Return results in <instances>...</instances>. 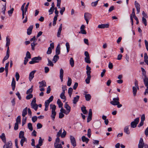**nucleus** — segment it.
<instances>
[{
    "label": "nucleus",
    "mask_w": 148,
    "mask_h": 148,
    "mask_svg": "<svg viewBox=\"0 0 148 148\" xmlns=\"http://www.w3.org/2000/svg\"><path fill=\"white\" fill-rule=\"evenodd\" d=\"M119 101V98L117 97L116 98H113V100L110 102V103L114 106L117 105V107L119 108L122 106V105L120 104Z\"/></svg>",
    "instance_id": "1"
},
{
    "label": "nucleus",
    "mask_w": 148,
    "mask_h": 148,
    "mask_svg": "<svg viewBox=\"0 0 148 148\" xmlns=\"http://www.w3.org/2000/svg\"><path fill=\"white\" fill-rule=\"evenodd\" d=\"M148 148V145L145 144L144 142L143 139L141 138L139 140V143L138 145V148H145V147Z\"/></svg>",
    "instance_id": "2"
},
{
    "label": "nucleus",
    "mask_w": 148,
    "mask_h": 148,
    "mask_svg": "<svg viewBox=\"0 0 148 148\" xmlns=\"http://www.w3.org/2000/svg\"><path fill=\"white\" fill-rule=\"evenodd\" d=\"M42 60L41 57L40 56L35 57L32 59V61L29 62L30 64H33L35 63H38Z\"/></svg>",
    "instance_id": "3"
},
{
    "label": "nucleus",
    "mask_w": 148,
    "mask_h": 148,
    "mask_svg": "<svg viewBox=\"0 0 148 148\" xmlns=\"http://www.w3.org/2000/svg\"><path fill=\"white\" fill-rule=\"evenodd\" d=\"M4 143L5 144L3 146V148H12V143L11 140Z\"/></svg>",
    "instance_id": "4"
},
{
    "label": "nucleus",
    "mask_w": 148,
    "mask_h": 148,
    "mask_svg": "<svg viewBox=\"0 0 148 148\" xmlns=\"http://www.w3.org/2000/svg\"><path fill=\"white\" fill-rule=\"evenodd\" d=\"M84 19L86 21L87 24L88 23V20L90 19L91 18V15L90 13L86 12L84 13Z\"/></svg>",
    "instance_id": "5"
},
{
    "label": "nucleus",
    "mask_w": 148,
    "mask_h": 148,
    "mask_svg": "<svg viewBox=\"0 0 148 148\" xmlns=\"http://www.w3.org/2000/svg\"><path fill=\"white\" fill-rule=\"evenodd\" d=\"M134 5L136 7L137 11V14H139L140 11V5L139 3L138 2L136 1H135L134 2Z\"/></svg>",
    "instance_id": "6"
},
{
    "label": "nucleus",
    "mask_w": 148,
    "mask_h": 148,
    "mask_svg": "<svg viewBox=\"0 0 148 148\" xmlns=\"http://www.w3.org/2000/svg\"><path fill=\"white\" fill-rule=\"evenodd\" d=\"M70 139L71 144L74 147H75L76 146V143L75 138L74 136H70Z\"/></svg>",
    "instance_id": "7"
},
{
    "label": "nucleus",
    "mask_w": 148,
    "mask_h": 148,
    "mask_svg": "<svg viewBox=\"0 0 148 148\" xmlns=\"http://www.w3.org/2000/svg\"><path fill=\"white\" fill-rule=\"evenodd\" d=\"M36 70H34L31 72L29 74V80L31 81L34 77V74L36 72Z\"/></svg>",
    "instance_id": "8"
},
{
    "label": "nucleus",
    "mask_w": 148,
    "mask_h": 148,
    "mask_svg": "<svg viewBox=\"0 0 148 148\" xmlns=\"http://www.w3.org/2000/svg\"><path fill=\"white\" fill-rule=\"evenodd\" d=\"M64 107L66 110L67 113L69 114L71 111V107L67 104V102L65 103Z\"/></svg>",
    "instance_id": "9"
},
{
    "label": "nucleus",
    "mask_w": 148,
    "mask_h": 148,
    "mask_svg": "<svg viewBox=\"0 0 148 148\" xmlns=\"http://www.w3.org/2000/svg\"><path fill=\"white\" fill-rule=\"evenodd\" d=\"M109 26V25L108 24H103L99 25L98 26V27L99 28L103 29L105 28H108Z\"/></svg>",
    "instance_id": "10"
},
{
    "label": "nucleus",
    "mask_w": 148,
    "mask_h": 148,
    "mask_svg": "<svg viewBox=\"0 0 148 148\" xmlns=\"http://www.w3.org/2000/svg\"><path fill=\"white\" fill-rule=\"evenodd\" d=\"M33 28V26L32 25L29 26L27 30V34L28 35H30L32 33V30Z\"/></svg>",
    "instance_id": "11"
},
{
    "label": "nucleus",
    "mask_w": 148,
    "mask_h": 148,
    "mask_svg": "<svg viewBox=\"0 0 148 148\" xmlns=\"http://www.w3.org/2000/svg\"><path fill=\"white\" fill-rule=\"evenodd\" d=\"M39 84H40L39 86L40 88L46 86V83L45 80H43L41 82H39Z\"/></svg>",
    "instance_id": "12"
},
{
    "label": "nucleus",
    "mask_w": 148,
    "mask_h": 148,
    "mask_svg": "<svg viewBox=\"0 0 148 148\" xmlns=\"http://www.w3.org/2000/svg\"><path fill=\"white\" fill-rule=\"evenodd\" d=\"M16 86V82L14 78H13L12 79V81L11 84V86L12 87V90H15Z\"/></svg>",
    "instance_id": "13"
},
{
    "label": "nucleus",
    "mask_w": 148,
    "mask_h": 148,
    "mask_svg": "<svg viewBox=\"0 0 148 148\" xmlns=\"http://www.w3.org/2000/svg\"><path fill=\"white\" fill-rule=\"evenodd\" d=\"M62 28V24H61L59 28L57 34V36L58 37H60Z\"/></svg>",
    "instance_id": "14"
},
{
    "label": "nucleus",
    "mask_w": 148,
    "mask_h": 148,
    "mask_svg": "<svg viewBox=\"0 0 148 148\" xmlns=\"http://www.w3.org/2000/svg\"><path fill=\"white\" fill-rule=\"evenodd\" d=\"M0 138L4 143H5L6 142V139L5 134L3 133L0 136Z\"/></svg>",
    "instance_id": "15"
},
{
    "label": "nucleus",
    "mask_w": 148,
    "mask_h": 148,
    "mask_svg": "<svg viewBox=\"0 0 148 148\" xmlns=\"http://www.w3.org/2000/svg\"><path fill=\"white\" fill-rule=\"evenodd\" d=\"M64 71L62 68H61L60 70V78L61 80V82L63 81Z\"/></svg>",
    "instance_id": "16"
},
{
    "label": "nucleus",
    "mask_w": 148,
    "mask_h": 148,
    "mask_svg": "<svg viewBox=\"0 0 148 148\" xmlns=\"http://www.w3.org/2000/svg\"><path fill=\"white\" fill-rule=\"evenodd\" d=\"M129 126H125L124 129V131L126 134H129L130 133V132L129 130Z\"/></svg>",
    "instance_id": "17"
},
{
    "label": "nucleus",
    "mask_w": 148,
    "mask_h": 148,
    "mask_svg": "<svg viewBox=\"0 0 148 148\" xmlns=\"http://www.w3.org/2000/svg\"><path fill=\"white\" fill-rule=\"evenodd\" d=\"M59 45H58L56 49V55H58L60 54V48L59 47Z\"/></svg>",
    "instance_id": "18"
},
{
    "label": "nucleus",
    "mask_w": 148,
    "mask_h": 148,
    "mask_svg": "<svg viewBox=\"0 0 148 148\" xmlns=\"http://www.w3.org/2000/svg\"><path fill=\"white\" fill-rule=\"evenodd\" d=\"M86 69L87 70L86 71V74L87 75H90V73L91 71L90 70L91 69V68L88 65H87L86 66Z\"/></svg>",
    "instance_id": "19"
},
{
    "label": "nucleus",
    "mask_w": 148,
    "mask_h": 148,
    "mask_svg": "<svg viewBox=\"0 0 148 148\" xmlns=\"http://www.w3.org/2000/svg\"><path fill=\"white\" fill-rule=\"evenodd\" d=\"M82 139L83 142H85L86 143H88L89 140V139L85 136H83L82 137Z\"/></svg>",
    "instance_id": "20"
},
{
    "label": "nucleus",
    "mask_w": 148,
    "mask_h": 148,
    "mask_svg": "<svg viewBox=\"0 0 148 148\" xmlns=\"http://www.w3.org/2000/svg\"><path fill=\"white\" fill-rule=\"evenodd\" d=\"M27 107L25 108L23 110L22 113V116L24 117L27 114Z\"/></svg>",
    "instance_id": "21"
},
{
    "label": "nucleus",
    "mask_w": 148,
    "mask_h": 148,
    "mask_svg": "<svg viewBox=\"0 0 148 148\" xmlns=\"http://www.w3.org/2000/svg\"><path fill=\"white\" fill-rule=\"evenodd\" d=\"M79 98V96L78 95H76V96L73 98V103L74 104H76L78 101Z\"/></svg>",
    "instance_id": "22"
},
{
    "label": "nucleus",
    "mask_w": 148,
    "mask_h": 148,
    "mask_svg": "<svg viewBox=\"0 0 148 148\" xmlns=\"http://www.w3.org/2000/svg\"><path fill=\"white\" fill-rule=\"evenodd\" d=\"M144 59L145 62L148 65V56L146 53L144 54Z\"/></svg>",
    "instance_id": "23"
},
{
    "label": "nucleus",
    "mask_w": 148,
    "mask_h": 148,
    "mask_svg": "<svg viewBox=\"0 0 148 148\" xmlns=\"http://www.w3.org/2000/svg\"><path fill=\"white\" fill-rule=\"evenodd\" d=\"M143 82L144 84L147 88H148V78H143Z\"/></svg>",
    "instance_id": "24"
},
{
    "label": "nucleus",
    "mask_w": 148,
    "mask_h": 148,
    "mask_svg": "<svg viewBox=\"0 0 148 148\" xmlns=\"http://www.w3.org/2000/svg\"><path fill=\"white\" fill-rule=\"evenodd\" d=\"M59 59V56L57 55H55L53 59L52 60L54 63H55Z\"/></svg>",
    "instance_id": "25"
},
{
    "label": "nucleus",
    "mask_w": 148,
    "mask_h": 148,
    "mask_svg": "<svg viewBox=\"0 0 148 148\" xmlns=\"http://www.w3.org/2000/svg\"><path fill=\"white\" fill-rule=\"evenodd\" d=\"M137 88L135 86L132 87L133 95L134 96H136L137 92Z\"/></svg>",
    "instance_id": "26"
},
{
    "label": "nucleus",
    "mask_w": 148,
    "mask_h": 148,
    "mask_svg": "<svg viewBox=\"0 0 148 148\" xmlns=\"http://www.w3.org/2000/svg\"><path fill=\"white\" fill-rule=\"evenodd\" d=\"M81 110L83 113L84 114H86L88 113L86 109V108L85 106L82 107L81 108Z\"/></svg>",
    "instance_id": "27"
},
{
    "label": "nucleus",
    "mask_w": 148,
    "mask_h": 148,
    "mask_svg": "<svg viewBox=\"0 0 148 148\" xmlns=\"http://www.w3.org/2000/svg\"><path fill=\"white\" fill-rule=\"evenodd\" d=\"M57 103V104L58 105L59 108L62 107L63 104L61 102L60 99H58Z\"/></svg>",
    "instance_id": "28"
},
{
    "label": "nucleus",
    "mask_w": 148,
    "mask_h": 148,
    "mask_svg": "<svg viewBox=\"0 0 148 148\" xmlns=\"http://www.w3.org/2000/svg\"><path fill=\"white\" fill-rule=\"evenodd\" d=\"M24 133L23 131H20L19 133V138H25L24 136Z\"/></svg>",
    "instance_id": "29"
},
{
    "label": "nucleus",
    "mask_w": 148,
    "mask_h": 148,
    "mask_svg": "<svg viewBox=\"0 0 148 148\" xmlns=\"http://www.w3.org/2000/svg\"><path fill=\"white\" fill-rule=\"evenodd\" d=\"M51 116L52 120L54 121L56 115V112L55 111H51Z\"/></svg>",
    "instance_id": "30"
},
{
    "label": "nucleus",
    "mask_w": 148,
    "mask_h": 148,
    "mask_svg": "<svg viewBox=\"0 0 148 148\" xmlns=\"http://www.w3.org/2000/svg\"><path fill=\"white\" fill-rule=\"evenodd\" d=\"M85 98L87 101H89L91 98V96L89 94H86L85 95Z\"/></svg>",
    "instance_id": "31"
},
{
    "label": "nucleus",
    "mask_w": 148,
    "mask_h": 148,
    "mask_svg": "<svg viewBox=\"0 0 148 148\" xmlns=\"http://www.w3.org/2000/svg\"><path fill=\"white\" fill-rule=\"evenodd\" d=\"M87 78L86 79V84H89L90 82V80L91 78V75H87Z\"/></svg>",
    "instance_id": "32"
},
{
    "label": "nucleus",
    "mask_w": 148,
    "mask_h": 148,
    "mask_svg": "<svg viewBox=\"0 0 148 148\" xmlns=\"http://www.w3.org/2000/svg\"><path fill=\"white\" fill-rule=\"evenodd\" d=\"M33 86H32L31 88L28 89L26 92V94H31L33 90Z\"/></svg>",
    "instance_id": "33"
},
{
    "label": "nucleus",
    "mask_w": 148,
    "mask_h": 148,
    "mask_svg": "<svg viewBox=\"0 0 148 148\" xmlns=\"http://www.w3.org/2000/svg\"><path fill=\"white\" fill-rule=\"evenodd\" d=\"M70 64L71 67H73L74 66V60L73 58H71L70 60Z\"/></svg>",
    "instance_id": "34"
},
{
    "label": "nucleus",
    "mask_w": 148,
    "mask_h": 148,
    "mask_svg": "<svg viewBox=\"0 0 148 148\" xmlns=\"http://www.w3.org/2000/svg\"><path fill=\"white\" fill-rule=\"evenodd\" d=\"M50 108L52 109L51 111H55L56 106L55 105L51 104L50 105Z\"/></svg>",
    "instance_id": "35"
},
{
    "label": "nucleus",
    "mask_w": 148,
    "mask_h": 148,
    "mask_svg": "<svg viewBox=\"0 0 148 148\" xmlns=\"http://www.w3.org/2000/svg\"><path fill=\"white\" fill-rule=\"evenodd\" d=\"M55 148H62V147L61 144H58L55 143L54 144Z\"/></svg>",
    "instance_id": "36"
},
{
    "label": "nucleus",
    "mask_w": 148,
    "mask_h": 148,
    "mask_svg": "<svg viewBox=\"0 0 148 148\" xmlns=\"http://www.w3.org/2000/svg\"><path fill=\"white\" fill-rule=\"evenodd\" d=\"M32 108H33L35 111H36L38 108V105L36 104L31 105Z\"/></svg>",
    "instance_id": "37"
},
{
    "label": "nucleus",
    "mask_w": 148,
    "mask_h": 148,
    "mask_svg": "<svg viewBox=\"0 0 148 148\" xmlns=\"http://www.w3.org/2000/svg\"><path fill=\"white\" fill-rule=\"evenodd\" d=\"M84 60L85 62L87 63L90 64L91 62L90 57H85L84 58Z\"/></svg>",
    "instance_id": "38"
},
{
    "label": "nucleus",
    "mask_w": 148,
    "mask_h": 148,
    "mask_svg": "<svg viewBox=\"0 0 148 148\" xmlns=\"http://www.w3.org/2000/svg\"><path fill=\"white\" fill-rule=\"evenodd\" d=\"M72 83V79H71L69 77H68V81H67V85L69 86H70L71 84Z\"/></svg>",
    "instance_id": "39"
},
{
    "label": "nucleus",
    "mask_w": 148,
    "mask_h": 148,
    "mask_svg": "<svg viewBox=\"0 0 148 148\" xmlns=\"http://www.w3.org/2000/svg\"><path fill=\"white\" fill-rule=\"evenodd\" d=\"M47 60L48 61V64H47V65L48 66H53V64L52 63V62H51V61L49 58H47Z\"/></svg>",
    "instance_id": "40"
},
{
    "label": "nucleus",
    "mask_w": 148,
    "mask_h": 148,
    "mask_svg": "<svg viewBox=\"0 0 148 148\" xmlns=\"http://www.w3.org/2000/svg\"><path fill=\"white\" fill-rule=\"evenodd\" d=\"M137 124L134 122H132L131 123L130 125L132 128H134L136 127Z\"/></svg>",
    "instance_id": "41"
},
{
    "label": "nucleus",
    "mask_w": 148,
    "mask_h": 148,
    "mask_svg": "<svg viewBox=\"0 0 148 148\" xmlns=\"http://www.w3.org/2000/svg\"><path fill=\"white\" fill-rule=\"evenodd\" d=\"M26 140V139L25 138H21L20 141L21 145L23 146L24 142Z\"/></svg>",
    "instance_id": "42"
},
{
    "label": "nucleus",
    "mask_w": 148,
    "mask_h": 148,
    "mask_svg": "<svg viewBox=\"0 0 148 148\" xmlns=\"http://www.w3.org/2000/svg\"><path fill=\"white\" fill-rule=\"evenodd\" d=\"M28 127V129L30 130L31 131H32L33 130L32 124L31 123H28L27 125Z\"/></svg>",
    "instance_id": "43"
},
{
    "label": "nucleus",
    "mask_w": 148,
    "mask_h": 148,
    "mask_svg": "<svg viewBox=\"0 0 148 148\" xmlns=\"http://www.w3.org/2000/svg\"><path fill=\"white\" fill-rule=\"evenodd\" d=\"M99 0H97L96 1L92 2L91 3V6L92 7L96 6L97 5V4L98 3V2Z\"/></svg>",
    "instance_id": "44"
},
{
    "label": "nucleus",
    "mask_w": 148,
    "mask_h": 148,
    "mask_svg": "<svg viewBox=\"0 0 148 148\" xmlns=\"http://www.w3.org/2000/svg\"><path fill=\"white\" fill-rule=\"evenodd\" d=\"M66 48L67 52L68 53L70 50V45L69 43L67 42L66 43Z\"/></svg>",
    "instance_id": "45"
},
{
    "label": "nucleus",
    "mask_w": 148,
    "mask_h": 148,
    "mask_svg": "<svg viewBox=\"0 0 148 148\" xmlns=\"http://www.w3.org/2000/svg\"><path fill=\"white\" fill-rule=\"evenodd\" d=\"M9 54H6V56L4 57L3 59V60L2 62L3 63L6 60H7L9 56Z\"/></svg>",
    "instance_id": "46"
},
{
    "label": "nucleus",
    "mask_w": 148,
    "mask_h": 148,
    "mask_svg": "<svg viewBox=\"0 0 148 148\" xmlns=\"http://www.w3.org/2000/svg\"><path fill=\"white\" fill-rule=\"evenodd\" d=\"M26 57L29 59H30L31 58V55L30 52L27 51V52L26 55Z\"/></svg>",
    "instance_id": "47"
},
{
    "label": "nucleus",
    "mask_w": 148,
    "mask_h": 148,
    "mask_svg": "<svg viewBox=\"0 0 148 148\" xmlns=\"http://www.w3.org/2000/svg\"><path fill=\"white\" fill-rule=\"evenodd\" d=\"M6 9V4L5 3L4 6H3V8H2L1 9L2 11L1 12L3 13V14L5 15V11Z\"/></svg>",
    "instance_id": "48"
},
{
    "label": "nucleus",
    "mask_w": 148,
    "mask_h": 148,
    "mask_svg": "<svg viewBox=\"0 0 148 148\" xmlns=\"http://www.w3.org/2000/svg\"><path fill=\"white\" fill-rule=\"evenodd\" d=\"M33 97V95L32 94H29L26 96V98L27 99L29 100L31 98H32Z\"/></svg>",
    "instance_id": "49"
},
{
    "label": "nucleus",
    "mask_w": 148,
    "mask_h": 148,
    "mask_svg": "<svg viewBox=\"0 0 148 148\" xmlns=\"http://www.w3.org/2000/svg\"><path fill=\"white\" fill-rule=\"evenodd\" d=\"M14 10V9L12 8L10 10L8 11V13L9 14V16H11L12 15V14Z\"/></svg>",
    "instance_id": "50"
},
{
    "label": "nucleus",
    "mask_w": 148,
    "mask_h": 148,
    "mask_svg": "<svg viewBox=\"0 0 148 148\" xmlns=\"http://www.w3.org/2000/svg\"><path fill=\"white\" fill-rule=\"evenodd\" d=\"M142 19L143 23L146 26L147 25V22L146 19L144 17H142Z\"/></svg>",
    "instance_id": "51"
},
{
    "label": "nucleus",
    "mask_w": 148,
    "mask_h": 148,
    "mask_svg": "<svg viewBox=\"0 0 148 148\" xmlns=\"http://www.w3.org/2000/svg\"><path fill=\"white\" fill-rule=\"evenodd\" d=\"M63 130L64 131L61 135V137L62 138H64L66 134V132L64 129H63Z\"/></svg>",
    "instance_id": "52"
},
{
    "label": "nucleus",
    "mask_w": 148,
    "mask_h": 148,
    "mask_svg": "<svg viewBox=\"0 0 148 148\" xmlns=\"http://www.w3.org/2000/svg\"><path fill=\"white\" fill-rule=\"evenodd\" d=\"M31 46L32 50L33 51H34L35 47L34 42H32L31 43Z\"/></svg>",
    "instance_id": "53"
},
{
    "label": "nucleus",
    "mask_w": 148,
    "mask_h": 148,
    "mask_svg": "<svg viewBox=\"0 0 148 148\" xmlns=\"http://www.w3.org/2000/svg\"><path fill=\"white\" fill-rule=\"evenodd\" d=\"M21 116H18L16 120V122L18 123H21Z\"/></svg>",
    "instance_id": "54"
},
{
    "label": "nucleus",
    "mask_w": 148,
    "mask_h": 148,
    "mask_svg": "<svg viewBox=\"0 0 148 148\" xmlns=\"http://www.w3.org/2000/svg\"><path fill=\"white\" fill-rule=\"evenodd\" d=\"M52 52V49L50 47H48L47 53L48 54H50Z\"/></svg>",
    "instance_id": "55"
},
{
    "label": "nucleus",
    "mask_w": 148,
    "mask_h": 148,
    "mask_svg": "<svg viewBox=\"0 0 148 148\" xmlns=\"http://www.w3.org/2000/svg\"><path fill=\"white\" fill-rule=\"evenodd\" d=\"M60 97L61 99H64V101H65L66 100V98L64 95L61 94L60 95Z\"/></svg>",
    "instance_id": "56"
},
{
    "label": "nucleus",
    "mask_w": 148,
    "mask_h": 148,
    "mask_svg": "<svg viewBox=\"0 0 148 148\" xmlns=\"http://www.w3.org/2000/svg\"><path fill=\"white\" fill-rule=\"evenodd\" d=\"M42 142L43 141L42 140V138L41 137H40L38 141V143L37 145H39L41 146L42 145Z\"/></svg>",
    "instance_id": "57"
},
{
    "label": "nucleus",
    "mask_w": 148,
    "mask_h": 148,
    "mask_svg": "<svg viewBox=\"0 0 148 148\" xmlns=\"http://www.w3.org/2000/svg\"><path fill=\"white\" fill-rule=\"evenodd\" d=\"M62 129H61L59 130V132H58L57 134L56 135L57 137H59L60 136H61V135L62 134Z\"/></svg>",
    "instance_id": "58"
},
{
    "label": "nucleus",
    "mask_w": 148,
    "mask_h": 148,
    "mask_svg": "<svg viewBox=\"0 0 148 148\" xmlns=\"http://www.w3.org/2000/svg\"><path fill=\"white\" fill-rule=\"evenodd\" d=\"M9 62H8L6 64L5 66V71H8V68L9 65Z\"/></svg>",
    "instance_id": "59"
},
{
    "label": "nucleus",
    "mask_w": 148,
    "mask_h": 148,
    "mask_svg": "<svg viewBox=\"0 0 148 148\" xmlns=\"http://www.w3.org/2000/svg\"><path fill=\"white\" fill-rule=\"evenodd\" d=\"M37 119V117L36 116H34L32 117V120L33 122H35Z\"/></svg>",
    "instance_id": "60"
},
{
    "label": "nucleus",
    "mask_w": 148,
    "mask_h": 148,
    "mask_svg": "<svg viewBox=\"0 0 148 148\" xmlns=\"http://www.w3.org/2000/svg\"><path fill=\"white\" fill-rule=\"evenodd\" d=\"M54 10V8H51L49 10V12L50 13L49 14V15L52 14Z\"/></svg>",
    "instance_id": "61"
},
{
    "label": "nucleus",
    "mask_w": 148,
    "mask_h": 148,
    "mask_svg": "<svg viewBox=\"0 0 148 148\" xmlns=\"http://www.w3.org/2000/svg\"><path fill=\"white\" fill-rule=\"evenodd\" d=\"M91 130L90 129H88V134L87 136L88 137L90 138L91 136Z\"/></svg>",
    "instance_id": "62"
},
{
    "label": "nucleus",
    "mask_w": 148,
    "mask_h": 148,
    "mask_svg": "<svg viewBox=\"0 0 148 148\" xmlns=\"http://www.w3.org/2000/svg\"><path fill=\"white\" fill-rule=\"evenodd\" d=\"M15 77L16 79V80L18 81L19 79L20 76L19 73L18 72L16 73Z\"/></svg>",
    "instance_id": "63"
},
{
    "label": "nucleus",
    "mask_w": 148,
    "mask_h": 148,
    "mask_svg": "<svg viewBox=\"0 0 148 148\" xmlns=\"http://www.w3.org/2000/svg\"><path fill=\"white\" fill-rule=\"evenodd\" d=\"M65 8L64 7H62V9L60 10V13L61 15H62L63 14V12L65 10Z\"/></svg>",
    "instance_id": "64"
}]
</instances>
